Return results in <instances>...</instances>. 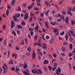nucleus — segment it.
<instances>
[{"label":"nucleus","instance_id":"nucleus-1","mask_svg":"<svg viewBox=\"0 0 75 75\" xmlns=\"http://www.w3.org/2000/svg\"><path fill=\"white\" fill-rule=\"evenodd\" d=\"M53 32L55 33V34L56 35H59V34L58 33V30L57 29H55V28H53Z\"/></svg>","mask_w":75,"mask_h":75},{"label":"nucleus","instance_id":"nucleus-2","mask_svg":"<svg viewBox=\"0 0 75 75\" xmlns=\"http://www.w3.org/2000/svg\"><path fill=\"white\" fill-rule=\"evenodd\" d=\"M24 18L25 20H27L28 18V14L27 13H26L25 15Z\"/></svg>","mask_w":75,"mask_h":75},{"label":"nucleus","instance_id":"nucleus-3","mask_svg":"<svg viewBox=\"0 0 75 75\" xmlns=\"http://www.w3.org/2000/svg\"><path fill=\"white\" fill-rule=\"evenodd\" d=\"M22 72L23 74H25V75H30V74L29 72H27L25 71H23Z\"/></svg>","mask_w":75,"mask_h":75},{"label":"nucleus","instance_id":"nucleus-4","mask_svg":"<svg viewBox=\"0 0 75 75\" xmlns=\"http://www.w3.org/2000/svg\"><path fill=\"white\" fill-rule=\"evenodd\" d=\"M27 50L29 52H31V49L30 47H28L27 48Z\"/></svg>","mask_w":75,"mask_h":75},{"label":"nucleus","instance_id":"nucleus-5","mask_svg":"<svg viewBox=\"0 0 75 75\" xmlns=\"http://www.w3.org/2000/svg\"><path fill=\"white\" fill-rule=\"evenodd\" d=\"M48 62H49L47 60H45L43 62V64H48Z\"/></svg>","mask_w":75,"mask_h":75},{"label":"nucleus","instance_id":"nucleus-6","mask_svg":"<svg viewBox=\"0 0 75 75\" xmlns=\"http://www.w3.org/2000/svg\"><path fill=\"white\" fill-rule=\"evenodd\" d=\"M33 55V59H34L35 58V52L34 51H33V54H32Z\"/></svg>","mask_w":75,"mask_h":75},{"label":"nucleus","instance_id":"nucleus-7","mask_svg":"<svg viewBox=\"0 0 75 75\" xmlns=\"http://www.w3.org/2000/svg\"><path fill=\"white\" fill-rule=\"evenodd\" d=\"M48 22H45V26L47 28H49V26H48Z\"/></svg>","mask_w":75,"mask_h":75},{"label":"nucleus","instance_id":"nucleus-8","mask_svg":"<svg viewBox=\"0 0 75 75\" xmlns=\"http://www.w3.org/2000/svg\"><path fill=\"white\" fill-rule=\"evenodd\" d=\"M61 69H60V68H58V70H55V72H58L59 73H60L61 71Z\"/></svg>","mask_w":75,"mask_h":75},{"label":"nucleus","instance_id":"nucleus-9","mask_svg":"<svg viewBox=\"0 0 75 75\" xmlns=\"http://www.w3.org/2000/svg\"><path fill=\"white\" fill-rule=\"evenodd\" d=\"M15 16L16 17H20V14H15Z\"/></svg>","mask_w":75,"mask_h":75},{"label":"nucleus","instance_id":"nucleus-10","mask_svg":"<svg viewBox=\"0 0 75 75\" xmlns=\"http://www.w3.org/2000/svg\"><path fill=\"white\" fill-rule=\"evenodd\" d=\"M8 64H13V60H10L9 62H8Z\"/></svg>","mask_w":75,"mask_h":75},{"label":"nucleus","instance_id":"nucleus-11","mask_svg":"<svg viewBox=\"0 0 75 75\" xmlns=\"http://www.w3.org/2000/svg\"><path fill=\"white\" fill-rule=\"evenodd\" d=\"M24 68H27V65L25 63H24L23 66Z\"/></svg>","mask_w":75,"mask_h":75},{"label":"nucleus","instance_id":"nucleus-12","mask_svg":"<svg viewBox=\"0 0 75 75\" xmlns=\"http://www.w3.org/2000/svg\"><path fill=\"white\" fill-rule=\"evenodd\" d=\"M35 74H40L38 72V69H35Z\"/></svg>","mask_w":75,"mask_h":75},{"label":"nucleus","instance_id":"nucleus-13","mask_svg":"<svg viewBox=\"0 0 75 75\" xmlns=\"http://www.w3.org/2000/svg\"><path fill=\"white\" fill-rule=\"evenodd\" d=\"M68 19H69V18L68 17H67L66 18L65 20V21L67 23H68Z\"/></svg>","mask_w":75,"mask_h":75},{"label":"nucleus","instance_id":"nucleus-14","mask_svg":"<svg viewBox=\"0 0 75 75\" xmlns=\"http://www.w3.org/2000/svg\"><path fill=\"white\" fill-rule=\"evenodd\" d=\"M73 45L72 44H69V48L71 50H72V46Z\"/></svg>","mask_w":75,"mask_h":75},{"label":"nucleus","instance_id":"nucleus-15","mask_svg":"<svg viewBox=\"0 0 75 75\" xmlns=\"http://www.w3.org/2000/svg\"><path fill=\"white\" fill-rule=\"evenodd\" d=\"M45 3L46 4V5L47 6H48V7H50V4L48 3V2H45Z\"/></svg>","mask_w":75,"mask_h":75},{"label":"nucleus","instance_id":"nucleus-16","mask_svg":"<svg viewBox=\"0 0 75 75\" xmlns=\"http://www.w3.org/2000/svg\"><path fill=\"white\" fill-rule=\"evenodd\" d=\"M62 50L63 52H65V48H64V47H62Z\"/></svg>","mask_w":75,"mask_h":75},{"label":"nucleus","instance_id":"nucleus-17","mask_svg":"<svg viewBox=\"0 0 75 75\" xmlns=\"http://www.w3.org/2000/svg\"><path fill=\"white\" fill-rule=\"evenodd\" d=\"M9 13V11L8 9L7 10V11L6 12V15L7 16H8V13Z\"/></svg>","mask_w":75,"mask_h":75},{"label":"nucleus","instance_id":"nucleus-18","mask_svg":"<svg viewBox=\"0 0 75 75\" xmlns=\"http://www.w3.org/2000/svg\"><path fill=\"white\" fill-rule=\"evenodd\" d=\"M60 18L62 19V20H64V19H65L64 16L63 15H62L60 16Z\"/></svg>","mask_w":75,"mask_h":75},{"label":"nucleus","instance_id":"nucleus-19","mask_svg":"<svg viewBox=\"0 0 75 75\" xmlns=\"http://www.w3.org/2000/svg\"><path fill=\"white\" fill-rule=\"evenodd\" d=\"M63 45H68V43L66 42H63Z\"/></svg>","mask_w":75,"mask_h":75},{"label":"nucleus","instance_id":"nucleus-20","mask_svg":"<svg viewBox=\"0 0 75 75\" xmlns=\"http://www.w3.org/2000/svg\"><path fill=\"white\" fill-rule=\"evenodd\" d=\"M4 66L5 67V68H8V66L6 63L4 64Z\"/></svg>","mask_w":75,"mask_h":75},{"label":"nucleus","instance_id":"nucleus-21","mask_svg":"<svg viewBox=\"0 0 75 75\" xmlns=\"http://www.w3.org/2000/svg\"><path fill=\"white\" fill-rule=\"evenodd\" d=\"M15 2H16V1L15 0L13 1L12 2V6H13L14 5V4L15 3Z\"/></svg>","mask_w":75,"mask_h":75},{"label":"nucleus","instance_id":"nucleus-22","mask_svg":"<svg viewBox=\"0 0 75 75\" xmlns=\"http://www.w3.org/2000/svg\"><path fill=\"white\" fill-rule=\"evenodd\" d=\"M40 0H36V2L37 4H39L40 3Z\"/></svg>","mask_w":75,"mask_h":75},{"label":"nucleus","instance_id":"nucleus-23","mask_svg":"<svg viewBox=\"0 0 75 75\" xmlns=\"http://www.w3.org/2000/svg\"><path fill=\"white\" fill-rule=\"evenodd\" d=\"M47 48V46H42V48L44 49V50H45Z\"/></svg>","mask_w":75,"mask_h":75},{"label":"nucleus","instance_id":"nucleus-24","mask_svg":"<svg viewBox=\"0 0 75 75\" xmlns=\"http://www.w3.org/2000/svg\"><path fill=\"white\" fill-rule=\"evenodd\" d=\"M32 20H33V18H32V17H30L29 18V21H30V22H31Z\"/></svg>","mask_w":75,"mask_h":75},{"label":"nucleus","instance_id":"nucleus-25","mask_svg":"<svg viewBox=\"0 0 75 75\" xmlns=\"http://www.w3.org/2000/svg\"><path fill=\"white\" fill-rule=\"evenodd\" d=\"M38 72H39L40 74H42V71H41V70L38 69Z\"/></svg>","mask_w":75,"mask_h":75},{"label":"nucleus","instance_id":"nucleus-26","mask_svg":"<svg viewBox=\"0 0 75 75\" xmlns=\"http://www.w3.org/2000/svg\"><path fill=\"white\" fill-rule=\"evenodd\" d=\"M32 73H33V74H35V71H34V70L33 69L32 70Z\"/></svg>","mask_w":75,"mask_h":75},{"label":"nucleus","instance_id":"nucleus-27","mask_svg":"<svg viewBox=\"0 0 75 75\" xmlns=\"http://www.w3.org/2000/svg\"><path fill=\"white\" fill-rule=\"evenodd\" d=\"M65 38L66 40H68V35H67V34H66V35L65 36Z\"/></svg>","mask_w":75,"mask_h":75},{"label":"nucleus","instance_id":"nucleus-28","mask_svg":"<svg viewBox=\"0 0 75 75\" xmlns=\"http://www.w3.org/2000/svg\"><path fill=\"white\" fill-rule=\"evenodd\" d=\"M17 27L18 28H22V27L20 25H17Z\"/></svg>","mask_w":75,"mask_h":75},{"label":"nucleus","instance_id":"nucleus-29","mask_svg":"<svg viewBox=\"0 0 75 75\" xmlns=\"http://www.w3.org/2000/svg\"><path fill=\"white\" fill-rule=\"evenodd\" d=\"M49 58H52V55H51V54H49L48 55Z\"/></svg>","mask_w":75,"mask_h":75},{"label":"nucleus","instance_id":"nucleus-30","mask_svg":"<svg viewBox=\"0 0 75 75\" xmlns=\"http://www.w3.org/2000/svg\"><path fill=\"white\" fill-rule=\"evenodd\" d=\"M31 16L32 17H34V16H35V14H34V13H31Z\"/></svg>","mask_w":75,"mask_h":75},{"label":"nucleus","instance_id":"nucleus-31","mask_svg":"<svg viewBox=\"0 0 75 75\" xmlns=\"http://www.w3.org/2000/svg\"><path fill=\"white\" fill-rule=\"evenodd\" d=\"M25 44H27V43H28V41H27V39L26 38H25Z\"/></svg>","mask_w":75,"mask_h":75},{"label":"nucleus","instance_id":"nucleus-32","mask_svg":"<svg viewBox=\"0 0 75 75\" xmlns=\"http://www.w3.org/2000/svg\"><path fill=\"white\" fill-rule=\"evenodd\" d=\"M21 25H25V23L24 22H22L21 23Z\"/></svg>","mask_w":75,"mask_h":75},{"label":"nucleus","instance_id":"nucleus-33","mask_svg":"<svg viewBox=\"0 0 75 75\" xmlns=\"http://www.w3.org/2000/svg\"><path fill=\"white\" fill-rule=\"evenodd\" d=\"M22 58L23 59H24L25 58H26V56H25V55H23L22 56Z\"/></svg>","mask_w":75,"mask_h":75},{"label":"nucleus","instance_id":"nucleus-34","mask_svg":"<svg viewBox=\"0 0 75 75\" xmlns=\"http://www.w3.org/2000/svg\"><path fill=\"white\" fill-rule=\"evenodd\" d=\"M75 24V22L73 21H71V24H72V25H74V24Z\"/></svg>","mask_w":75,"mask_h":75},{"label":"nucleus","instance_id":"nucleus-35","mask_svg":"<svg viewBox=\"0 0 75 75\" xmlns=\"http://www.w3.org/2000/svg\"><path fill=\"white\" fill-rule=\"evenodd\" d=\"M25 54H26V55H28V56H29V55H30V52H27V53H26Z\"/></svg>","mask_w":75,"mask_h":75},{"label":"nucleus","instance_id":"nucleus-36","mask_svg":"<svg viewBox=\"0 0 75 75\" xmlns=\"http://www.w3.org/2000/svg\"><path fill=\"white\" fill-rule=\"evenodd\" d=\"M14 21H11V25H14Z\"/></svg>","mask_w":75,"mask_h":75},{"label":"nucleus","instance_id":"nucleus-37","mask_svg":"<svg viewBox=\"0 0 75 75\" xmlns=\"http://www.w3.org/2000/svg\"><path fill=\"white\" fill-rule=\"evenodd\" d=\"M37 45L38 46H39V47H41V44L40 43H37Z\"/></svg>","mask_w":75,"mask_h":75},{"label":"nucleus","instance_id":"nucleus-38","mask_svg":"<svg viewBox=\"0 0 75 75\" xmlns=\"http://www.w3.org/2000/svg\"><path fill=\"white\" fill-rule=\"evenodd\" d=\"M17 33L18 35H20V32L19 30H17Z\"/></svg>","mask_w":75,"mask_h":75},{"label":"nucleus","instance_id":"nucleus-39","mask_svg":"<svg viewBox=\"0 0 75 75\" xmlns=\"http://www.w3.org/2000/svg\"><path fill=\"white\" fill-rule=\"evenodd\" d=\"M52 56L54 57V58H55L57 57V54H53Z\"/></svg>","mask_w":75,"mask_h":75},{"label":"nucleus","instance_id":"nucleus-40","mask_svg":"<svg viewBox=\"0 0 75 75\" xmlns=\"http://www.w3.org/2000/svg\"><path fill=\"white\" fill-rule=\"evenodd\" d=\"M13 18H14L15 21H17V18H16L14 17V16H13Z\"/></svg>","mask_w":75,"mask_h":75},{"label":"nucleus","instance_id":"nucleus-41","mask_svg":"<svg viewBox=\"0 0 75 75\" xmlns=\"http://www.w3.org/2000/svg\"><path fill=\"white\" fill-rule=\"evenodd\" d=\"M57 64L55 63L54 64V68H57Z\"/></svg>","mask_w":75,"mask_h":75},{"label":"nucleus","instance_id":"nucleus-42","mask_svg":"<svg viewBox=\"0 0 75 75\" xmlns=\"http://www.w3.org/2000/svg\"><path fill=\"white\" fill-rule=\"evenodd\" d=\"M38 26L37 25V26L35 27V29L36 31H38Z\"/></svg>","mask_w":75,"mask_h":75},{"label":"nucleus","instance_id":"nucleus-43","mask_svg":"<svg viewBox=\"0 0 75 75\" xmlns=\"http://www.w3.org/2000/svg\"><path fill=\"white\" fill-rule=\"evenodd\" d=\"M18 11H21V7H19L18 8Z\"/></svg>","mask_w":75,"mask_h":75},{"label":"nucleus","instance_id":"nucleus-44","mask_svg":"<svg viewBox=\"0 0 75 75\" xmlns=\"http://www.w3.org/2000/svg\"><path fill=\"white\" fill-rule=\"evenodd\" d=\"M12 34H14V35L16 36V33L15 32H14V31H13L12 32Z\"/></svg>","mask_w":75,"mask_h":75},{"label":"nucleus","instance_id":"nucleus-45","mask_svg":"<svg viewBox=\"0 0 75 75\" xmlns=\"http://www.w3.org/2000/svg\"><path fill=\"white\" fill-rule=\"evenodd\" d=\"M50 23L51 24H52V25H54V23H52V21L50 22Z\"/></svg>","mask_w":75,"mask_h":75},{"label":"nucleus","instance_id":"nucleus-46","mask_svg":"<svg viewBox=\"0 0 75 75\" xmlns=\"http://www.w3.org/2000/svg\"><path fill=\"white\" fill-rule=\"evenodd\" d=\"M57 69V67H54L53 68H52V71H54V70H55V69Z\"/></svg>","mask_w":75,"mask_h":75},{"label":"nucleus","instance_id":"nucleus-47","mask_svg":"<svg viewBox=\"0 0 75 75\" xmlns=\"http://www.w3.org/2000/svg\"><path fill=\"white\" fill-rule=\"evenodd\" d=\"M67 8L68 10L70 11H71V8L70 7H68Z\"/></svg>","mask_w":75,"mask_h":75},{"label":"nucleus","instance_id":"nucleus-48","mask_svg":"<svg viewBox=\"0 0 75 75\" xmlns=\"http://www.w3.org/2000/svg\"><path fill=\"white\" fill-rule=\"evenodd\" d=\"M69 66L70 67V69H72V67L71 66V64L70 63L69 64Z\"/></svg>","mask_w":75,"mask_h":75},{"label":"nucleus","instance_id":"nucleus-49","mask_svg":"<svg viewBox=\"0 0 75 75\" xmlns=\"http://www.w3.org/2000/svg\"><path fill=\"white\" fill-rule=\"evenodd\" d=\"M34 10H37V11L38 10V8H34Z\"/></svg>","mask_w":75,"mask_h":75},{"label":"nucleus","instance_id":"nucleus-50","mask_svg":"<svg viewBox=\"0 0 75 75\" xmlns=\"http://www.w3.org/2000/svg\"><path fill=\"white\" fill-rule=\"evenodd\" d=\"M42 45H43V46H47V44H46L45 43H42Z\"/></svg>","mask_w":75,"mask_h":75},{"label":"nucleus","instance_id":"nucleus-51","mask_svg":"<svg viewBox=\"0 0 75 75\" xmlns=\"http://www.w3.org/2000/svg\"><path fill=\"white\" fill-rule=\"evenodd\" d=\"M69 40L70 41H72L73 40V38H70L69 39Z\"/></svg>","mask_w":75,"mask_h":75},{"label":"nucleus","instance_id":"nucleus-52","mask_svg":"<svg viewBox=\"0 0 75 75\" xmlns=\"http://www.w3.org/2000/svg\"><path fill=\"white\" fill-rule=\"evenodd\" d=\"M62 13L63 14H64V15L66 14V12H65V11H63L62 12Z\"/></svg>","mask_w":75,"mask_h":75},{"label":"nucleus","instance_id":"nucleus-53","mask_svg":"<svg viewBox=\"0 0 75 75\" xmlns=\"http://www.w3.org/2000/svg\"><path fill=\"white\" fill-rule=\"evenodd\" d=\"M17 58V54H15V59H16Z\"/></svg>","mask_w":75,"mask_h":75},{"label":"nucleus","instance_id":"nucleus-54","mask_svg":"<svg viewBox=\"0 0 75 75\" xmlns=\"http://www.w3.org/2000/svg\"><path fill=\"white\" fill-rule=\"evenodd\" d=\"M16 50H17L18 51L19 50H20V48H19V47H16Z\"/></svg>","mask_w":75,"mask_h":75},{"label":"nucleus","instance_id":"nucleus-55","mask_svg":"<svg viewBox=\"0 0 75 75\" xmlns=\"http://www.w3.org/2000/svg\"><path fill=\"white\" fill-rule=\"evenodd\" d=\"M61 55H62V57H63L65 56V54L63 53H61Z\"/></svg>","mask_w":75,"mask_h":75},{"label":"nucleus","instance_id":"nucleus-56","mask_svg":"<svg viewBox=\"0 0 75 75\" xmlns=\"http://www.w3.org/2000/svg\"><path fill=\"white\" fill-rule=\"evenodd\" d=\"M11 71H14L15 70V68L14 67H12V68H11Z\"/></svg>","mask_w":75,"mask_h":75},{"label":"nucleus","instance_id":"nucleus-57","mask_svg":"<svg viewBox=\"0 0 75 75\" xmlns=\"http://www.w3.org/2000/svg\"><path fill=\"white\" fill-rule=\"evenodd\" d=\"M3 27L4 30H5V29H6V26H5V25H3Z\"/></svg>","mask_w":75,"mask_h":75},{"label":"nucleus","instance_id":"nucleus-58","mask_svg":"<svg viewBox=\"0 0 75 75\" xmlns=\"http://www.w3.org/2000/svg\"><path fill=\"white\" fill-rule=\"evenodd\" d=\"M30 35H33V32L32 31H30Z\"/></svg>","mask_w":75,"mask_h":75},{"label":"nucleus","instance_id":"nucleus-59","mask_svg":"<svg viewBox=\"0 0 75 75\" xmlns=\"http://www.w3.org/2000/svg\"><path fill=\"white\" fill-rule=\"evenodd\" d=\"M19 66H20V67H22L23 65V64H19Z\"/></svg>","mask_w":75,"mask_h":75},{"label":"nucleus","instance_id":"nucleus-60","mask_svg":"<svg viewBox=\"0 0 75 75\" xmlns=\"http://www.w3.org/2000/svg\"><path fill=\"white\" fill-rule=\"evenodd\" d=\"M44 68L45 70V71H47V67H44Z\"/></svg>","mask_w":75,"mask_h":75},{"label":"nucleus","instance_id":"nucleus-61","mask_svg":"<svg viewBox=\"0 0 75 75\" xmlns=\"http://www.w3.org/2000/svg\"><path fill=\"white\" fill-rule=\"evenodd\" d=\"M33 6H28V9H31V8H32V7Z\"/></svg>","mask_w":75,"mask_h":75},{"label":"nucleus","instance_id":"nucleus-62","mask_svg":"<svg viewBox=\"0 0 75 75\" xmlns=\"http://www.w3.org/2000/svg\"><path fill=\"white\" fill-rule=\"evenodd\" d=\"M60 35H63V34H64V32H63L61 33H60Z\"/></svg>","mask_w":75,"mask_h":75},{"label":"nucleus","instance_id":"nucleus-63","mask_svg":"<svg viewBox=\"0 0 75 75\" xmlns=\"http://www.w3.org/2000/svg\"><path fill=\"white\" fill-rule=\"evenodd\" d=\"M49 69L50 70H51L52 69V67L51 66H49Z\"/></svg>","mask_w":75,"mask_h":75},{"label":"nucleus","instance_id":"nucleus-64","mask_svg":"<svg viewBox=\"0 0 75 75\" xmlns=\"http://www.w3.org/2000/svg\"><path fill=\"white\" fill-rule=\"evenodd\" d=\"M72 10L73 11H75V6H74L73 8V9H72Z\"/></svg>","mask_w":75,"mask_h":75}]
</instances>
